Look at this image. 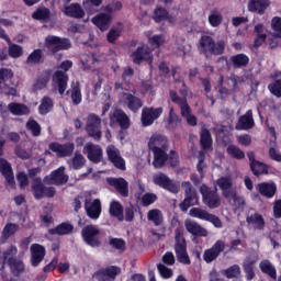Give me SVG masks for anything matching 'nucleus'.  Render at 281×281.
Returning a JSON list of instances; mask_svg holds the SVG:
<instances>
[{
  "label": "nucleus",
  "instance_id": "1",
  "mask_svg": "<svg viewBox=\"0 0 281 281\" xmlns=\"http://www.w3.org/2000/svg\"><path fill=\"white\" fill-rule=\"evenodd\" d=\"M69 182V176L65 173V167L61 166L53 170L44 179L41 177L33 178L31 182V190L34 199L41 201V199H54L56 196V188L45 186H65Z\"/></svg>",
  "mask_w": 281,
  "mask_h": 281
},
{
  "label": "nucleus",
  "instance_id": "2",
  "mask_svg": "<svg viewBox=\"0 0 281 281\" xmlns=\"http://www.w3.org/2000/svg\"><path fill=\"white\" fill-rule=\"evenodd\" d=\"M225 40L214 41V37L210 35H202L198 49L200 54L205 56V58H212V56H223L225 54Z\"/></svg>",
  "mask_w": 281,
  "mask_h": 281
},
{
  "label": "nucleus",
  "instance_id": "3",
  "mask_svg": "<svg viewBox=\"0 0 281 281\" xmlns=\"http://www.w3.org/2000/svg\"><path fill=\"white\" fill-rule=\"evenodd\" d=\"M154 155L153 166L157 170L165 168L166 162L169 161L171 168H177L179 166V155L176 150H170V154L168 155V149H159L156 148L155 150H151Z\"/></svg>",
  "mask_w": 281,
  "mask_h": 281
},
{
  "label": "nucleus",
  "instance_id": "4",
  "mask_svg": "<svg viewBox=\"0 0 281 281\" xmlns=\"http://www.w3.org/2000/svg\"><path fill=\"white\" fill-rule=\"evenodd\" d=\"M175 251L178 261L181 265H190V256L188 255V244L186 243V237H183V231L181 228H176L175 231Z\"/></svg>",
  "mask_w": 281,
  "mask_h": 281
},
{
  "label": "nucleus",
  "instance_id": "5",
  "mask_svg": "<svg viewBox=\"0 0 281 281\" xmlns=\"http://www.w3.org/2000/svg\"><path fill=\"white\" fill-rule=\"evenodd\" d=\"M44 45L52 54H58V52H67V49H71V41L69 38L56 35H47L45 37Z\"/></svg>",
  "mask_w": 281,
  "mask_h": 281
},
{
  "label": "nucleus",
  "instance_id": "6",
  "mask_svg": "<svg viewBox=\"0 0 281 281\" xmlns=\"http://www.w3.org/2000/svg\"><path fill=\"white\" fill-rule=\"evenodd\" d=\"M200 193L202 195V201L206 207L210 210H216V207H221V196L218 195V189L214 187H207V184H202L200 187Z\"/></svg>",
  "mask_w": 281,
  "mask_h": 281
},
{
  "label": "nucleus",
  "instance_id": "7",
  "mask_svg": "<svg viewBox=\"0 0 281 281\" xmlns=\"http://www.w3.org/2000/svg\"><path fill=\"white\" fill-rule=\"evenodd\" d=\"M86 132L88 137H92L94 142L102 139V119L95 113H90L86 121Z\"/></svg>",
  "mask_w": 281,
  "mask_h": 281
},
{
  "label": "nucleus",
  "instance_id": "8",
  "mask_svg": "<svg viewBox=\"0 0 281 281\" xmlns=\"http://www.w3.org/2000/svg\"><path fill=\"white\" fill-rule=\"evenodd\" d=\"M182 188L184 190V200L180 203L179 207L181 212H188L190 207L199 205V194L196 193V189L192 188L190 181L182 182Z\"/></svg>",
  "mask_w": 281,
  "mask_h": 281
},
{
  "label": "nucleus",
  "instance_id": "9",
  "mask_svg": "<svg viewBox=\"0 0 281 281\" xmlns=\"http://www.w3.org/2000/svg\"><path fill=\"white\" fill-rule=\"evenodd\" d=\"M153 181L155 186H158V188H162V190H166L167 192H170L171 194H179L181 190V184L179 182L170 179L166 173L159 172L154 175Z\"/></svg>",
  "mask_w": 281,
  "mask_h": 281
},
{
  "label": "nucleus",
  "instance_id": "10",
  "mask_svg": "<svg viewBox=\"0 0 281 281\" xmlns=\"http://www.w3.org/2000/svg\"><path fill=\"white\" fill-rule=\"evenodd\" d=\"M81 238L89 247H102V241L100 240V228L97 225H86L81 229Z\"/></svg>",
  "mask_w": 281,
  "mask_h": 281
},
{
  "label": "nucleus",
  "instance_id": "11",
  "mask_svg": "<svg viewBox=\"0 0 281 281\" xmlns=\"http://www.w3.org/2000/svg\"><path fill=\"white\" fill-rule=\"evenodd\" d=\"M161 115H164V108L144 106L140 114L142 126H153L156 120H159Z\"/></svg>",
  "mask_w": 281,
  "mask_h": 281
},
{
  "label": "nucleus",
  "instance_id": "12",
  "mask_svg": "<svg viewBox=\"0 0 281 281\" xmlns=\"http://www.w3.org/2000/svg\"><path fill=\"white\" fill-rule=\"evenodd\" d=\"M190 216H192L193 218H200V221H207V223H212L214 227H223V222H221V218L218 216L211 214L210 212L201 207L191 209Z\"/></svg>",
  "mask_w": 281,
  "mask_h": 281
},
{
  "label": "nucleus",
  "instance_id": "13",
  "mask_svg": "<svg viewBox=\"0 0 281 281\" xmlns=\"http://www.w3.org/2000/svg\"><path fill=\"white\" fill-rule=\"evenodd\" d=\"M122 102L123 106L132 113H139V110L144 108V100L131 92L122 93Z\"/></svg>",
  "mask_w": 281,
  "mask_h": 281
},
{
  "label": "nucleus",
  "instance_id": "14",
  "mask_svg": "<svg viewBox=\"0 0 281 281\" xmlns=\"http://www.w3.org/2000/svg\"><path fill=\"white\" fill-rule=\"evenodd\" d=\"M120 273H122V268L117 266H108L95 271L92 274V278L98 281H109L115 280Z\"/></svg>",
  "mask_w": 281,
  "mask_h": 281
},
{
  "label": "nucleus",
  "instance_id": "15",
  "mask_svg": "<svg viewBox=\"0 0 281 281\" xmlns=\"http://www.w3.org/2000/svg\"><path fill=\"white\" fill-rule=\"evenodd\" d=\"M250 170L255 177H260V175H269V165L256 160V153L248 151L247 153Z\"/></svg>",
  "mask_w": 281,
  "mask_h": 281
},
{
  "label": "nucleus",
  "instance_id": "16",
  "mask_svg": "<svg viewBox=\"0 0 281 281\" xmlns=\"http://www.w3.org/2000/svg\"><path fill=\"white\" fill-rule=\"evenodd\" d=\"M49 150L57 154V157H71L74 155V150H76V144L68 142L65 144L60 143H50L48 145Z\"/></svg>",
  "mask_w": 281,
  "mask_h": 281
},
{
  "label": "nucleus",
  "instance_id": "17",
  "mask_svg": "<svg viewBox=\"0 0 281 281\" xmlns=\"http://www.w3.org/2000/svg\"><path fill=\"white\" fill-rule=\"evenodd\" d=\"M223 251H225V241L220 239L215 241V244L211 248L204 250V262H206V265L214 262V260H216V258H218V256H221Z\"/></svg>",
  "mask_w": 281,
  "mask_h": 281
},
{
  "label": "nucleus",
  "instance_id": "18",
  "mask_svg": "<svg viewBox=\"0 0 281 281\" xmlns=\"http://www.w3.org/2000/svg\"><path fill=\"white\" fill-rule=\"evenodd\" d=\"M85 210L88 218H91V221H98L102 215V202H100V199H95L93 201L86 199Z\"/></svg>",
  "mask_w": 281,
  "mask_h": 281
},
{
  "label": "nucleus",
  "instance_id": "19",
  "mask_svg": "<svg viewBox=\"0 0 281 281\" xmlns=\"http://www.w3.org/2000/svg\"><path fill=\"white\" fill-rule=\"evenodd\" d=\"M106 155L109 161L113 164L114 168H117V170H126V161L120 155L119 148H116L114 145H109L106 147Z\"/></svg>",
  "mask_w": 281,
  "mask_h": 281
},
{
  "label": "nucleus",
  "instance_id": "20",
  "mask_svg": "<svg viewBox=\"0 0 281 281\" xmlns=\"http://www.w3.org/2000/svg\"><path fill=\"white\" fill-rule=\"evenodd\" d=\"M83 155H87L89 161L92 164H100L102 161L103 150L100 145L87 143L83 147Z\"/></svg>",
  "mask_w": 281,
  "mask_h": 281
},
{
  "label": "nucleus",
  "instance_id": "21",
  "mask_svg": "<svg viewBox=\"0 0 281 281\" xmlns=\"http://www.w3.org/2000/svg\"><path fill=\"white\" fill-rule=\"evenodd\" d=\"M169 98L173 104H178L180 108V113L182 117H188L189 115H192V108H190V104H188V99L179 97L177 91L170 90L169 91Z\"/></svg>",
  "mask_w": 281,
  "mask_h": 281
},
{
  "label": "nucleus",
  "instance_id": "22",
  "mask_svg": "<svg viewBox=\"0 0 281 281\" xmlns=\"http://www.w3.org/2000/svg\"><path fill=\"white\" fill-rule=\"evenodd\" d=\"M30 251L32 267H38V265H41V262L45 260V256L47 254L45 246L41 244H32L30 247Z\"/></svg>",
  "mask_w": 281,
  "mask_h": 281
},
{
  "label": "nucleus",
  "instance_id": "23",
  "mask_svg": "<svg viewBox=\"0 0 281 281\" xmlns=\"http://www.w3.org/2000/svg\"><path fill=\"white\" fill-rule=\"evenodd\" d=\"M110 121L116 122L122 131H128L131 128V119L124 110L116 109L113 113H110Z\"/></svg>",
  "mask_w": 281,
  "mask_h": 281
},
{
  "label": "nucleus",
  "instance_id": "24",
  "mask_svg": "<svg viewBox=\"0 0 281 281\" xmlns=\"http://www.w3.org/2000/svg\"><path fill=\"white\" fill-rule=\"evenodd\" d=\"M134 65H142V63L153 60V50L148 46H138L132 54Z\"/></svg>",
  "mask_w": 281,
  "mask_h": 281
},
{
  "label": "nucleus",
  "instance_id": "25",
  "mask_svg": "<svg viewBox=\"0 0 281 281\" xmlns=\"http://www.w3.org/2000/svg\"><path fill=\"white\" fill-rule=\"evenodd\" d=\"M69 82V75L63 70H56L53 75V85H56L57 91L60 95H65L67 85Z\"/></svg>",
  "mask_w": 281,
  "mask_h": 281
},
{
  "label": "nucleus",
  "instance_id": "26",
  "mask_svg": "<svg viewBox=\"0 0 281 281\" xmlns=\"http://www.w3.org/2000/svg\"><path fill=\"white\" fill-rule=\"evenodd\" d=\"M148 148L149 150H155L157 148L161 150H168L169 148L168 137L159 133L153 134L148 142Z\"/></svg>",
  "mask_w": 281,
  "mask_h": 281
},
{
  "label": "nucleus",
  "instance_id": "27",
  "mask_svg": "<svg viewBox=\"0 0 281 281\" xmlns=\"http://www.w3.org/2000/svg\"><path fill=\"white\" fill-rule=\"evenodd\" d=\"M106 182L109 186L114 188L116 192L124 199L128 196V181L124 178H108Z\"/></svg>",
  "mask_w": 281,
  "mask_h": 281
},
{
  "label": "nucleus",
  "instance_id": "28",
  "mask_svg": "<svg viewBox=\"0 0 281 281\" xmlns=\"http://www.w3.org/2000/svg\"><path fill=\"white\" fill-rule=\"evenodd\" d=\"M256 126L254 122V111L248 110L244 115H241L235 126L236 131H249Z\"/></svg>",
  "mask_w": 281,
  "mask_h": 281
},
{
  "label": "nucleus",
  "instance_id": "29",
  "mask_svg": "<svg viewBox=\"0 0 281 281\" xmlns=\"http://www.w3.org/2000/svg\"><path fill=\"white\" fill-rule=\"evenodd\" d=\"M271 5L270 0H249L248 1V12H254L255 14H259L262 16L267 9Z\"/></svg>",
  "mask_w": 281,
  "mask_h": 281
},
{
  "label": "nucleus",
  "instance_id": "30",
  "mask_svg": "<svg viewBox=\"0 0 281 281\" xmlns=\"http://www.w3.org/2000/svg\"><path fill=\"white\" fill-rule=\"evenodd\" d=\"M256 189L257 192L266 199H273L276 192H278V187L274 182H260L257 184Z\"/></svg>",
  "mask_w": 281,
  "mask_h": 281
},
{
  "label": "nucleus",
  "instance_id": "31",
  "mask_svg": "<svg viewBox=\"0 0 281 281\" xmlns=\"http://www.w3.org/2000/svg\"><path fill=\"white\" fill-rule=\"evenodd\" d=\"M184 227L189 234H192V236H195L198 238H205L207 236V229L203 228L201 224L187 220L184 222Z\"/></svg>",
  "mask_w": 281,
  "mask_h": 281
},
{
  "label": "nucleus",
  "instance_id": "32",
  "mask_svg": "<svg viewBox=\"0 0 281 281\" xmlns=\"http://www.w3.org/2000/svg\"><path fill=\"white\" fill-rule=\"evenodd\" d=\"M111 21H113V16L106 13H99L98 15L92 18L93 25L99 27L101 32H106V30L111 27Z\"/></svg>",
  "mask_w": 281,
  "mask_h": 281
},
{
  "label": "nucleus",
  "instance_id": "33",
  "mask_svg": "<svg viewBox=\"0 0 281 281\" xmlns=\"http://www.w3.org/2000/svg\"><path fill=\"white\" fill-rule=\"evenodd\" d=\"M0 172L9 186H14V172L12 171V165H10L5 158H0Z\"/></svg>",
  "mask_w": 281,
  "mask_h": 281
},
{
  "label": "nucleus",
  "instance_id": "34",
  "mask_svg": "<svg viewBox=\"0 0 281 281\" xmlns=\"http://www.w3.org/2000/svg\"><path fill=\"white\" fill-rule=\"evenodd\" d=\"M216 186L220 187V190H222V194L225 199H229V195L235 190L232 189V186H234V181L232 180V177H221L216 180Z\"/></svg>",
  "mask_w": 281,
  "mask_h": 281
},
{
  "label": "nucleus",
  "instance_id": "35",
  "mask_svg": "<svg viewBox=\"0 0 281 281\" xmlns=\"http://www.w3.org/2000/svg\"><path fill=\"white\" fill-rule=\"evenodd\" d=\"M74 232V224L69 222H63L61 224L57 225L55 228L48 229V234L50 236H69Z\"/></svg>",
  "mask_w": 281,
  "mask_h": 281
},
{
  "label": "nucleus",
  "instance_id": "36",
  "mask_svg": "<svg viewBox=\"0 0 281 281\" xmlns=\"http://www.w3.org/2000/svg\"><path fill=\"white\" fill-rule=\"evenodd\" d=\"M229 64L233 69H243L249 65V56L245 53H239L229 57Z\"/></svg>",
  "mask_w": 281,
  "mask_h": 281
},
{
  "label": "nucleus",
  "instance_id": "37",
  "mask_svg": "<svg viewBox=\"0 0 281 281\" xmlns=\"http://www.w3.org/2000/svg\"><path fill=\"white\" fill-rule=\"evenodd\" d=\"M213 144L212 133L206 127H202L200 132V146L202 150H212Z\"/></svg>",
  "mask_w": 281,
  "mask_h": 281
},
{
  "label": "nucleus",
  "instance_id": "38",
  "mask_svg": "<svg viewBox=\"0 0 281 281\" xmlns=\"http://www.w3.org/2000/svg\"><path fill=\"white\" fill-rule=\"evenodd\" d=\"M64 14L70 19H85V10L79 3L65 7Z\"/></svg>",
  "mask_w": 281,
  "mask_h": 281
},
{
  "label": "nucleus",
  "instance_id": "39",
  "mask_svg": "<svg viewBox=\"0 0 281 281\" xmlns=\"http://www.w3.org/2000/svg\"><path fill=\"white\" fill-rule=\"evenodd\" d=\"M246 223L248 225H254L255 229H258L259 232H262L265 229V217L260 215V213H255L246 217Z\"/></svg>",
  "mask_w": 281,
  "mask_h": 281
},
{
  "label": "nucleus",
  "instance_id": "40",
  "mask_svg": "<svg viewBox=\"0 0 281 281\" xmlns=\"http://www.w3.org/2000/svg\"><path fill=\"white\" fill-rule=\"evenodd\" d=\"M19 254V249L16 246L11 245L9 246L8 250H4L1 256L0 260L2 261V265H9V262H12L16 259V255Z\"/></svg>",
  "mask_w": 281,
  "mask_h": 281
},
{
  "label": "nucleus",
  "instance_id": "41",
  "mask_svg": "<svg viewBox=\"0 0 281 281\" xmlns=\"http://www.w3.org/2000/svg\"><path fill=\"white\" fill-rule=\"evenodd\" d=\"M68 164L72 170H81V168H85V165L87 164V158H85L80 151H76Z\"/></svg>",
  "mask_w": 281,
  "mask_h": 281
},
{
  "label": "nucleus",
  "instance_id": "42",
  "mask_svg": "<svg viewBox=\"0 0 281 281\" xmlns=\"http://www.w3.org/2000/svg\"><path fill=\"white\" fill-rule=\"evenodd\" d=\"M70 98L75 106H78V104L82 102V90L80 89V81L71 83Z\"/></svg>",
  "mask_w": 281,
  "mask_h": 281
},
{
  "label": "nucleus",
  "instance_id": "43",
  "mask_svg": "<svg viewBox=\"0 0 281 281\" xmlns=\"http://www.w3.org/2000/svg\"><path fill=\"white\" fill-rule=\"evenodd\" d=\"M52 16V11L47 7H40L32 13V19L47 23Z\"/></svg>",
  "mask_w": 281,
  "mask_h": 281
},
{
  "label": "nucleus",
  "instance_id": "44",
  "mask_svg": "<svg viewBox=\"0 0 281 281\" xmlns=\"http://www.w3.org/2000/svg\"><path fill=\"white\" fill-rule=\"evenodd\" d=\"M180 124L181 119L179 117V115H177V113H175V108H170L166 130L175 132L177 131V126H179Z\"/></svg>",
  "mask_w": 281,
  "mask_h": 281
},
{
  "label": "nucleus",
  "instance_id": "45",
  "mask_svg": "<svg viewBox=\"0 0 281 281\" xmlns=\"http://www.w3.org/2000/svg\"><path fill=\"white\" fill-rule=\"evenodd\" d=\"M45 57L43 56V49H34L26 58V65H43Z\"/></svg>",
  "mask_w": 281,
  "mask_h": 281
},
{
  "label": "nucleus",
  "instance_id": "46",
  "mask_svg": "<svg viewBox=\"0 0 281 281\" xmlns=\"http://www.w3.org/2000/svg\"><path fill=\"white\" fill-rule=\"evenodd\" d=\"M8 109L12 115H30V108L23 103L11 102Z\"/></svg>",
  "mask_w": 281,
  "mask_h": 281
},
{
  "label": "nucleus",
  "instance_id": "47",
  "mask_svg": "<svg viewBox=\"0 0 281 281\" xmlns=\"http://www.w3.org/2000/svg\"><path fill=\"white\" fill-rule=\"evenodd\" d=\"M110 215L114 218H117V221L120 222L124 221V206H122V203H120L119 201L111 202Z\"/></svg>",
  "mask_w": 281,
  "mask_h": 281
},
{
  "label": "nucleus",
  "instance_id": "48",
  "mask_svg": "<svg viewBox=\"0 0 281 281\" xmlns=\"http://www.w3.org/2000/svg\"><path fill=\"white\" fill-rule=\"evenodd\" d=\"M54 110V99L49 98L48 95L44 97L41 100V104L38 105V113L40 115H47L50 111Z\"/></svg>",
  "mask_w": 281,
  "mask_h": 281
},
{
  "label": "nucleus",
  "instance_id": "49",
  "mask_svg": "<svg viewBox=\"0 0 281 281\" xmlns=\"http://www.w3.org/2000/svg\"><path fill=\"white\" fill-rule=\"evenodd\" d=\"M259 269L266 273V276H269V278H272V280H276V278H278V271L276 270V267H273V265H271V261L269 260H262L259 263Z\"/></svg>",
  "mask_w": 281,
  "mask_h": 281
},
{
  "label": "nucleus",
  "instance_id": "50",
  "mask_svg": "<svg viewBox=\"0 0 281 281\" xmlns=\"http://www.w3.org/2000/svg\"><path fill=\"white\" fill-rule=\"evenodd\" d=\"M256 265V259L247 258L243 263L244 272L246 273V280L251 281L256 278V272L254 271V267Z\"/></svg>",
  "mask_w": 281,
  "mask_h": 281
},
{
  "label": "nucleus",
  "instance_id": "51",
  "mask_svg": "<svg viewBox=\"0 0 281 281\" xmlns=\"http://www.w3.org/2000/svg\"><path fill=\"white\" fill-rule=\"evenodd\" d=\"M223 23V13H221L217 9L211 10L209 14V25L211 27H220Z\"/></svg>",
  "mask_w": 281,
  "mask_h": 281
},
{
  "label": "nucleus",
  "instance_id": "52",
  "mask_svg": "<svg viewBox=\"0 0 281 281\" xmlns=\"http://www.w3.org/2000/svg\"><path fill=\"white\" fill-rule=\"evenodd\" d=\"M226 153L232 159H237L238 161L245 159V151L234 144L227 146Z\"/></svg>",
  "mask_w": 281,
  "mask_h": 281
},
{
  "label": "nucleus",
  "instance_id": "53",
  "mask_svg": "<svg viewBox=\"0 0 281 281\" xmlns=\"http://www.w3.org/2000/svg\"><path fill=\"white\" fill-rule=\"evenodd\" d=\"M169 16H170V13L164 7H157L154 10L153 19L156 23H161V21H168Z\"/></svg>",
  "mask_w": 281,
  "mask_h": 281
},
{
  "label": "nucleus",
  "instance_id": "54",
  "mask_svg": "<svg viewBox=\"0 0 281 281\" xmlns=\"http://www.w3.org/2000/svg\"><path fill=\"white\" fill-rule=\"evenodd\" d=\"M147 218L148 221H151V223H154L156 227H159V225L164 223V215H161V211H159L158 209L148 211Z\"/></svg>",
  "mask_w": 281,
  "mask_h": 281
},
{
  "label": "nucleus",
  "instance_id": "55",
  "mask_svg": "<svg viewBox=\"0 0 281 281\" xmlns=\"http://www.w3.org/2000/svg\"><path fill=\"white\" fill-rule=\"evenodd\" d=\"M9 44V56L11 58H21V56H23V47L19 44H12V41L10 40Z\"/></svg>",
  "mask_w": 281,
  "mask_h": 281
},
{
  "label": "nucleus",
  "instance_id": "56",
  "mask_svg": "<svg viewBox=\"0 0 281 281\" xmlns=\"http://www.w3.org/2000/svg\"><path fill=\"white\" fill-rule=\"evenodd\" d=\"M27 131H31L33 137H38L41 135V124L34 119H30L26 122Z\"/></svg>",
  "mask_w": 281,
  "mask_h": 281
},
{
  "label": "nucleus",
  "instance_id": "57",
  "mask_svg": "<svg viewBox=\"0 0 281 281\" xmlns=\"http://www.w3.org/2000/svg\"><path fill=\"white\" fill-rule=\"evenodd\" d=\"M10 267L12 273H15L19 276V273H23L25 271V265L19 259H13L11 262L8 263Z\"/></svg>",
  "mask_w": 281,
  "mask_h": 281
},
{
  "label": "nucleus",
  "instance_id": "58",
  "mask_svg": "<svg viewBox=\"0 0 281 281\" xmlns=\"http://www.w3.org/2000/svg\"><path fill=\"white\" fill-rule=\"evenodd\" d=\"M13 76L12 69L0 68V89H3V83L12 80Z\"/></svg>",
  "mask_w": 281,
  "mask_h": 281
},
{
  "label": "nucleus",
  "instance_id": "59",
  "mask_svg": "<svg viewBox=\"0 0 281 281\" xmlns=\"http://www.w3.org/2000/svg\"><path fill=\"white\" fill-rule=\"evenodd\" d=\"M224 276L228 280H232L234 278H238V276H240V266H238V265L231 266L229 268L224 270Z\"/></svg>",
  "mask_w": 281,
  "mask_h": 281
},
{
  "label": "nucleus",
  "instance_id": "60",
  "mask_svg": "<svg viewBox=\"0 0 281 281\" xmlns=\"http://www.w3.org/2000/svg\"><path fill=\"white\" fill-rule=\"evenodd\" d=\"M120 36H122V29L113 26L106 35V41L108 43L114 45L115 41H117Z\"/></svg>",
  "mask_w": 281,
  "mask_h": 281
},
{
  "label": "nucleus",
  "instance_id": "61",
  "mask_svg": "<svg viewBox=\"0 0 281 281\" xmlns=\"http://www.w3.org/2000/svg\"><path fill=\"white\" fill-rule=\"evenodd\" d=\"M133 76H135V69L131 67L124 68L123 74L121 76L123 85L128 87L131 85V80H133Z\"/></svg>",
  "mask_w": 281,
  "mask_h": 281
},
{
  "label": "nucleus",
  "instance_id": "62",
  "mask_svg": "<svg viewBox=\"0 0 281 281\" xmlns=\"http://www.w3.org/2000/svg\"><path fill=\"white\" fill-rule=\"evenodd\" d=\"M109 245L119 251H124L126 249V241L122 238L112 237L110 238Z\"/></svg>",
  "mask_w": 281,
  "mask_h": 281
},
{
  "label": "nucleus",
  "instance_id": "63",
  "mask_svg": "<svg viewBox=\"0 0 281 281\" xmlns=\"http://www.w3.org/2000/svg\"><path fill=\"white\" fill-rule=\"evenodd\" d=\"M19 232V225L9 223L4 226L2 231V237L3 238H10V236H14Z\"/></svg>",
  "mask_w": 281,
  "mask_h": 281
},
{
  "label": "nucleus",
  "instance_id": "64",
  "mask_svg": "<svg viewBox=\"0 0 281 281\" xmlns=\"http://www.w3.org/2000/svg\"><path fill=\"white\" fill-rule=\"evenodd\" d=\"M268 89L272 95H276V98H281V79L274 80L268 86Z\"/></svg>",
  "mask_w": 281,
  "mask_h": 281
}]
</instances>
